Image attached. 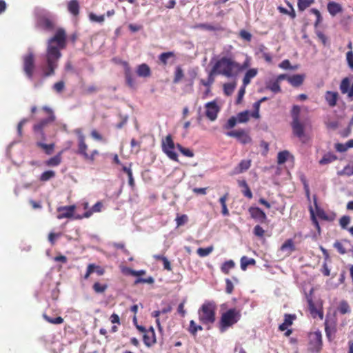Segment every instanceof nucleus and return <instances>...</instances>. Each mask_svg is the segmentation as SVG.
I'll return each instance as SVG.
<instances>
[{
  "label": "nucleus",
  "mask_w": 353,
  "mask_h": 353,
  "mask_svg": "<svg viewBox=\"0 0 353 353\" xmlns=\"http://www.w3.org/2000/svg\"><path fill=\"white\" fill-rule=\"evenodd\" d=\"M65 46V33L62 29L57 31L55 35L50 39L48 42L47 52L46 54V67L43 68L44 76L48 77L54 74V70L57 67V62L61 54L60 50Z\"/></svg>",
  "instance_id": "f257e3e1"
},
{
  "label": "nucleus",
  "mask_w": 353,
  "mask_h": 353,
  "mask_svg": "<svg viewBox=\"0 0 353 353\" xmlns=\"http://www.w3.org/2000/svg\"><path fill=\"white\" fill-rule=\"evenodd\" d=\"M246 66V65L241 66L231 59L223 57L214 64L212 70L216 74H222L227 77H231L236 75Z\"/></svg>",
  "instance_id": "f03ea898"
},
{
  "label": "nucleus",
  "mask_w": 353,
  "mask_h": 353,
  "mask_svg": "<svg viewBox=\"0 0 353 353\" xmlns=\"http://www.w3.org/2000/svg\"><path fill=\"white\" fill-rule=\"evenodd\" d=\"M216 305L212 301H205L198 310L199 321L203 324H212L215 321Z\"/></svg>",
  "instance_id": "7ed1b4c3"
},
{
  "label": "nucleus",
  "mask_w": 353,
  "mask_h": 353,
  "mask_svg": "<svg viewBox=\"0 0 353 353\" xmlns=\"http://www.w3.org/2000/svg\"><path fill=\"white\" fill-rule=\"evenodd\" d=\"M240 317V312L235 309H230L223 314L221 319V332H224L227 327L235 324Z\"/></svg>",
  "instance_id": "20e7f679"
},
{
  "label": "nucleus",
  "mask_w": 353,
  "mask_h": 353,
  "mask_svg": "<svg viewBox=\"0 0 353 353\" xmlns=\"http://www.w3.org/2000/svg\"><path fill=\"white\" fill-rule=\"evenodd\" d=\"M176 145H175L172 137L170 135H168L165 139L163 140L162 142V149L163 151L166 154V155L172 160L175 161H178V155L174 152V149Z\"/></svg>",
  "instance_id": "39448f33"
},
{
  "label": "nucleus",
  "mask_w": 353,
  "mask_h": 353,
  "mask_svg": "<svg viewBox=\"0 0 353 353\" xmlns=\"http://www.w3.org/2000/svg\"><path fill=\"white\" fill-rule=\"evenodd\" d=\"M23 70L26 76L31 79L34 69V56L32 51L23 56Z\"/></svg>",
  "instance_id": "423d86ee"
},
{
  "label": "nucleus",
  "mask_w": 353,
  "mask_h": 353,
  "mask_svg": "<svg viewBox=\"0 0 353 353\" xmlns=\"http://www.w3.org/2000/svg\"><path fill=\"white\" fill-rule=\"evenodd\" d=\"M310 349L314 352H319L322 346V335L320 331H316L309 334Z\"/></svg>",
  "instance_id": "0eeeda50"
},
{
  "label": "nucleus",
  "mask_w": 353,
  "mask_h": 353,
  "mask_svg": "<svg viewBox=\"0 0 353 353\" xmlns=\"http://www.w3.org/2000/svg\"><path fill=\"white\" fill-rule=\"evenodd\" d=\"M205 115L210 121H214L219 112L220 111V107L217 105L216 101L208 102L205 105Z\"/></svg>",
  "instance_id": "6e6552de"
},
{
  "label": "nucleus",
  "mask_w": 353,
  "mask_h": 353,
  "mask_svg": "<svg viewBox=\"0 0 353 353\" xmlns=\"http://www.w3.org/2000/svg\"><path fill=\"white\" fill-rule=\"evenodd\" d=\"M226 135L236 138L241 143L243 144L248 143L251 141V138L243 130L228 132Z\"/></svg>",
  "instance_id": "1a4fd4ad"
},
{
  "label": "nucleus",
  "mask_w": 353,
  "mask_h": 353,
  "mask_svg": "<svg viewBox=\"0 0 353 353\" xmlns=\"http://www.w3.org/2000/svg\"><path fill=\"white\" fill-rule=\"evenodd\" d=\"M75 208L76 206L74 205L58 208L57 211L59 214L57 215V219H62L64 218L73 217Z\"/></svg>",
  "instance_id": "9d476101"
},
{
  "label": "nucleus",
  "mask_w": 353,
  "mask_h": 353,
  "mask_svg": "<svg viewBox=\"0 0 353 353\" xmlns=\"http://www.w3.org/2000/svg\"><path fill=\"white\" fill-rule=\"evenodd\" d=\"M251 217L261 223L267 220V216L263 211L257 207H250L248 210Z\"/></svg>",
  "instance_id": "9b49d317"
},
{
  "label": "nucleus",
  "mask_w": 353,
  "mask_h": 353,
  "mask_svg": "<svg viewBox=\"0 0 353 353\" xmlns=\"http://www.w3.org/2000/svg\"><path fill=\"white\" fill-rule=\"evenodd\" d=\"M55 119L54 114L50 115L48 118L41 120L39 123L35 124L33 127L34 132L44 138L43 129L49 123Z\"/></svg>",
  "instance_id": "f8f14e48"
},
{
  "label": "nucleus",
  "mask_w": 353,
  "mask_h": 353,
  "mask_svg": "<svg viewBox=\"0 0 353 353\" xmlns=\"http://www.w3.org/2000/svg\"><path fill=\"white\" fill-rule=\"evenodd\" d=\"M314 204L316 205V213L319 218L328 221H332L336 218V214L333 212H327L324 210L319 208L316 205V201H314Z\"/></svg>",
  "instance_id": "ddd939ff"
},
{
  "label": "nucleus",
  "mask_w": 353,
  "mask_h": 353,
  "mask_svg": "<svg viewBox=\"0 0 353 353\" xmlns=\"http://www.w3.org/2000/svg\"><path fill=\"white\" fill-rule=\"evenodd\" d=\"M136 72L139 77L143 78L149 77L151 75L150 68L145 63L139 65L137 66Z\"/></svg>",
  "instance_id": "4468645a"
},
{
  "label": "nucleus",
  "mask_w": 353,
  "mask_h": 353,
  "mask_svg": "<svg viewBox=\"0 0 353 353\" xmlns=\"http://www.w3.org/2000/svg\"><path fill=\"white\" fill-rule=\"evenodd\" d=\"M143 341L147 346H150L156 341L155 334L153 327H150L143 335Z\"/></svg>",
  "instance_id": "2eb2a0df"
},
{
  "label": "nucleus",
  "mask_w": 353,
  "mask_h": 353,
  "mask_svg": "<svg viewBox=\"0 0 353 353\" xmlns=\"http://www.w3.org/2000/svg\"><path fill=\"white\" fill-rule=\"evenodd\" d=\"M103 204L101 202H97L95 203L90 210L87 211L83 216L78 215L74 217L76 219H81L82 218H89L93 212H99L101 211Z\"/></svg>",
  "instance_id": "dca6fc26"
},
{
  "label": "nucleus",
  "mask_w": 353,
  "mask_h": 353,
  "mask_svg": "<svg viewBox=\"0 0 353 353\" xmlns=\"http://www.w3.org/2000/svg\"><path fill=\"white\" fill-rule=\"evenodd\" d=\"M339 94L336 92L327 91L325 94V99L330 107L336 105Z\"/></svg>",
  "instance_id": "f3484780"
},
{
  "label": "nucleus",
  "mask_w": 353,
  "mask_h": 353,
  "mask_svg": "<svg viewBox=\"0 0 353 353\" xmlns=\"http://www.w3.org/2000/svg\"><path fill=\"white\" fill-rule=\"evenodd\" d=\"M327 10L329 13L334 17L336 14L342 12L343 8L339 3L331 1L327 3Z\"/></svg>",
  "instance_id": "a211bd4d"
},
{
  "label": "nucleus",
  "mask_w": 353,
  "mask_h": 353,
  "mask_svg": "<svg viewBox=\"0 0 353 353\" xmlns=\"http://www.w3.org/2000/svg\"><path fill=\"white\" fill-rule=\"evenodd\" d=\"M294 134L301 138L304 134L303 126L299 120H294L292 123Z\"/></svg>",
  "instance_id": "6ab92c4d"
},
{
  "label": "nucleus",
  "mask_w": 353,
  "mask_h": 353,
  "mask_svg": "<svg viewBox=\"0 0 353 353\" xmlns=\"http://www.w3.org/2000/svg\"><path fill=\"white\" fill-rule=\"evenodd\" d=\"M294 242L292 239L287 240L281 246V251L285 253L286 255H290L294 250Z\"/></svg>",
  "instance_id": "aec40b11"
},
{
  "label": "nucleus",
  "mask_w": 353,
  "mask_h": 353,
  "mask_svg": "<svg viewBox=\"0 0 353 353\" xmlns=\"http://www.w3.org/2000/svg\"><path fill=\"white\" fill-rule=\"evenodd\" d=\"M257 72L258 70L256 68L250 69L246 72L243 79L244 87H246L250 83L251 79L256 76Z\"/></svg>",
  "instance_id": "412c9836"
},
{
  "label": "nucleus",
  "mask_w": 353,
  "mask_h": 353,
  "mask_svg": "<svg viewBox=\"0 0 353 353\" xmlns=\"http://www.w3.org/2000/svg\"><path fill=\"white\" fill-rule=\"evenodd\" d=\"M304 75L303 74H294L292 77H288V81L293 86H299L303 82Z\"/></svg>",
  "instance_id": "4be33fe9"
},
{
  "label": "nucleus",
  "mask_w": 353,
  "mask_h": 353,
  "mask_svg": "<svg viewBox=\"0 0 353 353\" xmlns=\"http://www.w3.org/2000/svg\"><path fill=\"white\" fill-rule=\"evenodd\" d=\"M250 167V161L243 160L239 164V166L234 170V174L242 173Z\"/></svg>",
  "instance_id": "5701e85b"
},
{
  "label": "nucleus",
  "mask_w": 353,
  "mask_h": 353,
  "mask_svg": "<svg viewBox=\"0 0 353 353\" xmlns=\"http://www.w3.org/2000/svg\"><path fill=\"white\" fill-rule=\"evenodd\" d=\"M336 159V157L332 153L325 154L323 158L319 161L321 165L329 164Z\"/></svg>",
  "instance_id": "b1692460"
},
{
  "label": "nucleus",
  "mask_w": 353,
  "mask_h": 353,
  "mask_svg": "<svg viewBox=\"0 0 353 353\" xmlns=\"http://www.w3.org/2000/svg\"><path fill=\"white\" fill-rule=\"evenodd\" d=\"M79 3L77 0H71L68 5V9L70 13L77 15L79 13Z\"/></svg>",
  "instance_id": "393cba45"
},
{
  "label": "nucleus",
  "mask_w": 353,
  "mask_h": 353,
  "mask_svg": "<svg viewBox=\"0 0 353 353\" xmlns=\"http://www.w3.org/2000/svg\"><path fill=\"white\" fill-rule=\"evenodd\" d=\"M239 185L240 187L243 188V194L245 196L249 199L252 198V193L245 181H239Z\"/></svg>",
  "instance_id": "a878e982"
},
{
  "label": "nucleus",
  "mask_w": 353,
  "mask_h": 353,
  "mask_svg": "<svg viewBox=\"0 0 353 353\" xmlns=\"http://www.w3.org/2000/svg\"><path fill=\"white\" fill-rule=\"evenodd\" d=\"M88 149V145L85 143V140H82V137H81V141H79V151L78 152L81 154L84 158H88V154L86 150Z\"/></svg>",
  "instance_id": "bb28decb"
},
{
  "label": "nucleus",
  "mask_w": 353,
  "mask_h": 353,
  "mask_svg": "<svg viewBox=\"0 0 353 353\" xmlns=\"http://www.w3.org/2000/svg\"><path fill=\"white\" fill-rule=\"evenodd\" d=\"M234 262L232 261V260H229V261H225L221 266V271L225 274H228L229 273V272L230 271V270H232V268H234Z\"/></svg>",
  "instance_id": "cd10ccee"
},
{
  "label": "nucleus",
  "mask_w": 353,
  "mask_h": 353,
  "mask_svg": "<svg viewBox=\"0 0 353 353\" xmlns=\"http://www.w3.org/2000/svg\"><path fill=\"white\" fill-rule=\"evenodd\" d=\"M255 260L254 259H249L246 256H243L241 259V268L245 270L249 265H254Z\"/></svg>",
  "instance_id": "c85d7f7f"
},
{
  "label": "nucleus",
  "mask_w": 353,
  "mask_h": 353,
  "mask_svg": "<svg viewBox=\"0 0 353 353\" xmlns=\"http://www.w3.org/2000/svg\"><path fill=\"white\" fill-rule=\"evenodd\" d=\"M279 82L277 81H270L267 85V88L270 90L272 92L274 93H278L281 92V87L279 85Z\"/></svg>",
  "instance_id": "c756f323"
},
{
  "label": "nucleus",
  "mask_w": 353,
  "mask_h": 353,
  "mask_svg": "<svg viewBox=\"0 0 353 353\" xmlns=\"http://www.w3.org/2000/svg\"><path fill=\"white\" fill-rule=\"evenodd\" d=\"M39 25L46 29H51L52 28V22L46 16L41 17L39 19Z\"/></svg>",
  "instance_id": "7c9ffc66"
},
{
  "label": "nucleus",
  "mask_w": 353,
  "mask_h": 353,
  "mask_svg": "<svg viewBox=\"0 0 353 353\" xmlns=\"http://www.w3.org/2000/svg\"><path fill=\"white\" fill-rule=\"evenodd\" d=\"M238 123H246L250 118V112L248 111H243L239 113L236 117Z\"/></svg>",
  "instance_id": "2f4dec72"
},
{
  "label": "nucleus",
  "mask_w": 353,
  "mask_h": 353,
  "mask_svg": "<svg viewBox=\"0 0 353 353\" xmlns=\"http://www.w3.org/2000/svg\"><path fill=\"white\" fill-rule=\"evenodd\" d=\"M215 74H216L214 72H213V70H212L209 73L208 79L207 80L201 79V83L206 87H210L214 81V75Z\"/></svg>",
  "instance_id": "473e14b6"
},
{
  "label": "nucleus",
  "mask_w": 353,
  "mask_h": 353,
  "mask_svg": "<svg viewBox=\"0 0 353 353\" xmlns=\"http://www.w3.org/2000/svg\"><path fill=\"white\" fill-rule=\"evenodd\" d=\"M338 310L342 314H345L350 312V306H349L348 303L345 301H343L339 303V305L338 307Z\"/></svg>",
  "instance_id": "72a5a7b5"
},
{
  "label": "nucleus",
  "mask_w": 353,
  "mask_h": 353,
  "mask_svg": "<svg viewBox=\"0 0 353 353\" xmlns=\"http://www.w3.org/2000/svg\"><path fill=\"white\" fill-rule=\"evenodd\" d=\"M289 156H290V152L286 150L279 152L278 157H277L278 163L279 164L284 163L288 159Z\"/></svg>",
  "instance_id": "f704fd0d"
},
{
  "label": "nucleus",
  "mask_w": 353,
  "mask_h": 353,
  "mask_svg": "<svg viewBox=\"0 0 353 353\" xmlns=\"http://www.w3.org/2000/svg\"><path fill=\"white\" fill-rule=\"evenodd\" d=\"M214 250L213 246H209L205 248H200L197 250L196 252L201 257H205L209 255Z\"/></svg>",
  "instance_id": "c9c22d12"
},
{
  "label": "nucleus",
  "mask_w": 353,
  "mask_h": 353,
  "mask_svg": "<svg viewBox=\"0 0 353 353\" xmlns=\"http://www.w3.org/2000/svg\"><path fill=\"white\" fill-rule=\"evenodd\" d=\"M43 317L44 319L48 321V323H50L52 324H61L63 322V319L61 316L57 317V318H50L48 316H47L46 314H43Z\"/></svg>",
  "instance_id": "e433bc0d"
},
{
  "label": "nucleus",
  "mask_w": 353,
  "mask_h": 353,
  "mask_svg": "<svg viewBox=\"0 0 353 353\" xmlns=\"http://www.w3.org/2000/svg\"><path fill=\"white\" fill-rule=\"evenodd\" d=\"M108 288V285L106 284H101L100 283L96 282L93 285V290L97 293H103Z\"/></svg>",
  "instance_id": "4c0bfd02"
},
{
  "label": "nucleus",
  "mask_w": 353,
  "mask_h": 353,
  "mask_svg": "<svg viewBox=\"0 0 353 353\" xmlns=\"http://www.w3.org/2000/svg\"><path fill=\"white\" fill-rule=\"evenodd\" d=\"M176 222V226L180 227L185 224L188 221V217L185 214L178 215L175 219Z\"/></svg>",
  "instance_id": "58836bf2"
},
{
  "label": "nucleus",
  "mask_w": 353,
  "mask_h": 353,
  "mask_svg": "<svg viewBox=\"0 0 353 353\" xmlns=\"http://www.w3.org/2000/svg\"><path fill=\"white\" fill-rule=\"evenodd\" d=\"M203 327L201 325H198L195 323V322L192 320L190 322V332L193 335H195L197 331L202 330Z\"/></svg>",
  "instance_id": "ea45409f"
},
{
  "label": "nucleus",
  "mask_w": 353,
  "mask_h": 353,
  "mask_svg": "<svg viewBox=\"0 0 353 353\" xmlns=\"http://www.w3.org/2000/svg\"><path fill=\"white\" fill-rule=\"evenodd\" d=\"M345 244H347V243H345V244L341 243V242H339V241H336L334 244V247L338 250V252L341 254H344L345 253H346V246H345Z\"/></svg>",
  "instance_id": "a19ab883"
},
{
  "label": "nucleus",
  "mask_w": 353,
  "mask_h": 353,
  "mask_svg": "<svg viewBox=\"0 0 353 353\" xmlns=\"http://www.w3.org/2000/svg\"><path fill=\"white\" fill-rule=\"evenodd\" d=\"M55 175V173L54 171L48 170L44 172L40 177V179L43 181H46L50 179L51 178L54 177Z\"/></svg>",
  "instance_id": "79ce46f5"
},
{
  "label": "nucleus",
  "mask_w": 353,
  "mask_h": 353,
  "mask_svg": "<svg viewBox=\"0 0 353 353\" xmlns=\"http://www.w3.org/2000/svg\"><path fill=\"white\" fill-rule=\"evenodd\" d=\"M176 148L185 157H192L194 156L193 152L190 150L182 147L180 144H177Z\"/></svg>",
  "instance_id": "37998d69"
},
{
  "label": "nucleus",
  "mask_w": 353,
  "mask_h": 353,
  "mask_svg": "<svg viewBox=\"0 0 353 353\" xmlns=\"http://www.w3.org/2000/svg\"><path fill=\"white\" fill-rule=\"evenodd\" d=\"M183 77V70L181 68L177 67L175 70L174 83H176L179 82Z\"/></svg>",
  "instance_id": "c03bdc74"
},
{
  "label": "nucleus",
  "mask_w": 353,
  "mask_h": 353,
  "mask_svg": "<svg viewBox=\"0 0 353 353\" xmlns=\"http://www.w3.org/2000/svg\"><path fill=\"white\" fill-rule=\"evenodd\" d=\"M311 3V0H298L299 9L301 10H304L310 6Z\"/></svg>",
  "instance_id": "a18cd8bd"
},
{
  "label": "nucleus",
  "mask_w": 353,
  "mask_h": 353,
  "mask_svg": "<svg viewBox=\"0 0 353 353\" xmlns=\"http://www.w3.org/2000/svg\"><path fill=\"white\" fill-rule=\"evenodd\" d=\"M37 145L43 148L47 154H50L54 148V144H46L41 142H39Z\"/></svg>",
  "instance_id": "49530a36"
},
{
  "label": "nucleus",
  "mask_w": 353,
  "mask_h": 353,
  "mask_svg": "<svg viewBox=\"0 0 353 353\" xmlns=\"http://www.w3.org/2000/svg\"><path fill=\"white\" fill-rule=\"evenodd\" d=\"M345 175L351 176L353 174V161L347 165L342 171Z\"/></svg>",
  "instance_id": "de8ad7c7"
},
{
  "label": "nucleus",
  "mask_w": 353,
  "mask_h": 353,
  "mask_svg": "<svg viewBox=\"0 0 353 353\" xmlns=\"http://www.w3.org/2000/svg\"><path fill=\"white\" fill-rule=\"evenodd\" d=\"M350 223V218L348 216H343L339 221L340 225L343 229H345Z\"/></svg>",
  "instance_id": "09e8293b"
},
{
  "label": "nucleus",
  "mask_w": 353,
  "mask_h": 353,
  "mask_svg": "<svg viewBox=\"0 0 353 353\" xmlns=\"http://www.w3.org/2000/svg\"><path fill=\"white\" fill-rule=\"evenodd\" d=\"M61 162V158L59 156H55L51 159H50L48 161H47V164L48 165H51V166H56V165H58Z\"/></svg>",
  "instance_id": "8fccbe9b"
},
{
  "label": "nucleus",
  "mask_w": 353,
  "mask_h": 353,
  "mask_svg": "<svg viewBox=\"0 0 353 353\" xmlns=\"http://www.w3.org/2000/svg\"><path fill=\"white\" fill-rule=\"evenodd\" d=\"M125 272L128 273V274H131L132 276H139L143 275V274H145V270L136 271V270H132L130 268H127L125 270Z\"/></svg>",
  "instance_id": "3c124183"
},
{
  "label": "nucleus",
  "mask_w": 353,
  "mask_h": 353,
  "mask_svg": "<svg viewBox=\"0 0 353 353\" xmlns=\"http://www.w3.org/2000/svg\"><path fill=\"white\" fill-rule=\"evenodd\" d=\"M90 19L94 22L102 23L105 20V17L103 15L97 16L95 14L91 13L89 15Z\"/></svg>",
  "instance_id": "603ef678"
},
{
  "label": "nucleus",
  "mask_w": 353,
  "mask_h": 353,
  "mask_svg": "<svg viewBox=\"0 0 353 353\" xmlns=\"http://www.w3.org/2000/svg\"><path fill=\"white\" fill-rule=\"evenodd\" d=\"M346 60L348 64V66L353 70V52L352 50H349L346 53Z\"/></svg>",
  "instance_id": "864d4df0"
},
{
  "label": "nucleus",
  "mask_w": 353,
  "mask_h": 353,
  "mask_svg": "<svg viewBox=\"0 0 353 353\" xmlns=\"http://www.w3.org/2000/svg\"><path fill=\"white\" fill-rule=\"evenodd\" d=\"M235 88V85L232 83H227L224 85V92L227 95H230Z\"/></svg>",
  "instance_id": "5fc2aeb1"
},
{
  "label": "nucleus",
  "mask_w": 353,
  "mask_h": 353,
  "mask_svg": "<svg viewBox=\"0 0 353 353\" xmlns=\"http://www.w3.org/2000/svg\"><path fill=\"white\" fill-rule=\"evenodd\" d=\"M173 56V53L171 52H164V53H162L160 57H159V59L160 61L163 63H167V61L169 58H170L171 57Z\"/></svg>",
  "instance_id": "6e6d98bb"
},
{
  "label": "nucleus",
  "mask_w": 353,
  "mask_h": 353,
  "mask_svg": "<svg viewBox=\"0 0 353 353\" xmlns=\"http://www.w3.org/2000/svg\"><path fill=\"white\" fill-rule=\"evenodd\" d=\"M125 79L128 85L130 87H134L135 85V82L132 75L129 71H126L125 72Z\"/></svg>",
  "instance_id": "4d7b16f0"
},
{
  "label": "nucleus",
  "mask_w": 353,
  "mask_h": 353,
  "mask_svg": "<svg viewBox=\"0 0 353 353\" xmlns=\"http://www.w3.org/2000/svg\"><path fill=\"white\" fill-rule=\"evenodd\" d=\"M300 108L298 105H294L292 110V116L294 120H299V114L300 112Z\"/></svg>",
  "instance_id": "13d9d810"
},
{
  "label": "nucleus",
  "mask_w": 353,
  "mask_h": 353,
  "mask_svg": "<svg viewBox=\"0 0 353 353\" xmlns=\"http://www.w3.org/2000/svg\"><path fill=\"white\" fill-rule=\"evenodd\" d=\"M265 230L259 225H256L254 228V234L259 237L263 236Z\"/></svg>",
  "instance_id": "bf43d9fd"
},
{
  "label": "nucleus",
  "mask_w": 353,
  "mask_h": 353,
  "mask_svg": "<svg viewBox=\"0 0 353 353\" xmlns=\"http://www.w3.org/2000/svg\"><path fill=\"white\" fill-rule=\"evenodd\" d=\"M236 123H238L236 118L234 117H232L228 119V121L225 125V128H232L236 125Z\"/></svg>",
  "instance_id": "052dcab7"
},
{
  "label": "nucleus",
  "mask_w": 353,
  "mask_h": 353,
  "mask_svg": "<svg viewBox=\"0 0 353 353\" xmlns=\"http://www.w3.org/2000/svg\"><path fill=\"white\" fill-rule=\"evenodd\" d=\"M311 12L314 13L316 15V21H315V26H317L322 21V17L321 15L320 12L316 9H312Z\"/></svg>",
  "instance_id": "680f3d73"
},
{
  "label": "nucleus",
  "mask_w": 353,
  "mask_h": 353,
  "mask_svg": "<svg viewBox=\"0 0 353 353\" xmlns=\"http://www.w3.org/2000/svg\"><path fill=\"white\" fill-rule=\"evenodd\" d=\"M196 28H201V29H205L208 30H216V28L213 26L212 25L208 24V23H200L196 26Z\"/></svg>",
  "instance_id": "e2e57ef3"
},
{
  "label": "nucleus",
  "mask_w": 353,
  "mask_h": 353,
  "mask_svg": "<svg viewBox=\"0 0 353 353\" xmlns=\"http://www.w3.org/2000/svg\"><path fill=\"white\" fill-rule=\"evenodd\" d=\"M140 283L151 284V283H154V279L152 277H151V276H150V277H148L147 279L138 278L135 281V283L138 284V283Z\"/></svg>",
  "instance_id": "0e129e2a"
},
{
  "label": "nucleus",
  "mask_w": 353,
  "mask_h": 353,
  "mask_svg": "<svg viewBox=\"0 0 353 353\" xmlns=\"http://www.w3.org/2000/svg\"><path fill=\"white\" fill-rule=\"evenodd\" d=\"M240 36L242 39H243L248 41H250L252 39L251 34L245 30H241L240 32Z\"/></svg>",
  "instance_id": "69168bd1"
},
{
  "label": "nucleus",
  "mask_w": 353,
  "mask_h": 353,
  "mask_svg": "<svg viewBox=\"0 0 353 353\" xmlns=\"http://www.w3.org/2000/svg\"><path fill=\"white\" fill-rule=\"evenodd\" d=\"M316 35H317L318 38L321 41L323 44L324 46H325L327 44V37L323 32H321L320 31H317L316 32Z\"/></svg>",
  "instance_id": "338daca9"
},
{
  "label": "nucleus",
  "mask_w": 353,
  "mask_h": 353,
  "mask_svg": "<svg viewBox=\"0 0 353 353\" xmlns=\"http://www.w3.org/2000/svg\"><path fill=\"white\" fill-rule=\"evenodd\" d=\"M290 62L289 60L288 59H285V60H283L281 63H279V67L282 68V69H284V70H288L290 68Z\"/></svg>",
  "instance_id": "774afa93"
}]
</instances>
